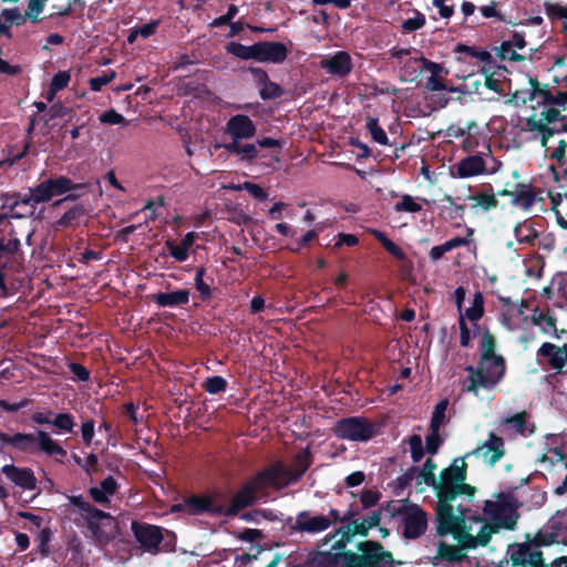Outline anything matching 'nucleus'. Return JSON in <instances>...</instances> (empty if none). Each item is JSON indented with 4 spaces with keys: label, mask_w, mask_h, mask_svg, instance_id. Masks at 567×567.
<instances>
[{
    "label": "nucleus",
    "mask_w": 567,
    "mask_h": 567,
    "mask_svg": "<svg viewBox=\"0 0 567 567\" xmlns=\"http://www.w3.org/2000/svg\"><path fill=\"white\" fill-rule=\"evenodd\" d=\"M319 68L333 78L344 79L353 70L351 55L347 51H338L320 60Z\"/></svg>",
    "instance_id": "a211bd4d"
},
{
    "label": "nucleus",
    "mask_w": 567,
    "mask_h": 567,
    "mask_svg": "<svg viewBox=\"0 0 567 567\" xmlns=\"http://www.w3.org/2000/svg\"><path fill=\"white\" fill-rule=\"evenodd\" d=\"M540 190H536V188L532 184L517 183L514 188V198L511 200L513 206L520 207L524 210H529L534 204L539 200H544L540 194Z\"/></svg>",
    "instance_id": "393cba45"
},
{
    "label": "nucleus",
    "mask_w": 567,
    "mask_h": 567,
    "mask_svg": "<svg viewBox=\"0 0 567 567\" xmlns=\"http://www.w3.org/2000/svg\"><path fill=\"white\" fill-rule=\"evenodd\" d=\"M311 465V454L308 449L298 452L293 457V468L286 474L285 485L298 482Z\"/></svg>",
    "instance_id": "cd10ccee"
},
{
    "label": "nucleus",
    "mask_w": 567,
    "mask_h": 567,
    "mask_svg": "<svg viewBox=\"0 0 567 567\" xmlns=\"http://www.w3.org/2000/svg\"><path fill=\"white\" fill-rule=\"evenodd\" d=\"M205 274H206V269L204 267H198L196 269V275H195V279H194L195 287H196L197 291L199 292L202 300H204V301L209 300L212 298V289H210L209 285L204 281Z\"/></svg>",
    "instance_id": "09e8293b"
},
{
    "label": "nucleus",
    "mask_w": 567,
    "mask_h": 567,
    "mask_svg": "<svg viewBox=\"0 0 567 567\" xmlns=\"http://www.w3.org/2000/svg\"><path fill=\"white\" fill-rule=\"evenodd\" d=\"M50 120L68 116L69 121L75 115L72 107L63 105L61 102L53 103L49 109Z\"/></svg>",
    "instance_id": "0e129e2a"
},
{
    "label": "nucleus",
    "mask_w": 567,
    "mask_h": 567,
    "mask_svg": "<svg viewBox=\"0 0 567 567\" xmlns=\"http://www.w3.org/2000/svg\"><path fill=\"white\" fill-rule=\"evenodd\" d=\"M4 446H11L18 452L28 454L42 452L48 456L60 457L68 454L66 450L43 430H37L35 433L17 432L13 435L0 431V449Z\"/></svg>",
    "instance_id": "f03ea898"
},
{
    "label": "nucleus",
    "mask_w": 567,
    "mask_h": 567,
    "mask_svg": "<svg viewBox=\"0 0 567 567\" xmlns=\"http://www.w3.org/2000/svg\"><path fill=\"white\" fill-rule=\"evenodd\" d=\"M1 471L8 480L23 489L32 491L37 487V477L29 467H18L13 464H7Z\"/></svg>",
    "instance_id": "b1692460"
},
{
    "label": "nucleus",
    "mask_w": 567,
    "mask_h": 567,
    "mask_svg": "<svg viewBox=\"0 0 567 567\" xmlns=\"http://www.w3.org/2000/svg\"><path fill=\"white\" fill-rule=\"evenodd\" d=\"M419 62V56H413V58H410L409 61H406L404 63V65L401 68V75H400V80L402 82H412L414 81L419 73L421 71H417L413 64L417 63Z\"/></svg>",
    "instance_id": "bf43d9fd"
},
{
    "label": "nucleus",
    "mask_w": 567,
    "mask_h": 567,
    "mask_svg": "<svg viewBox=\"0 0 567 567\" xmlns=\"http://www.w3.org/2000/svg\"><path fill=\"white\" fill-rule=\"evenodd\" d=\"M116 76V72L113 70H109L104 72L102 75L91 78L89 80L90 89L94 92H99L103 86L107 85L112 82Z\"/></svg>",
    "instance_id": "4d7b16f0"
},
{
    "label": "nucleus",
    "mask_w": 567,
    "mask_h": 567,
    "mask_svg": "<svg viewBox=\"0 0 567 567\" xmlns=\"http://www.w3.org/2000/svg\"><path fill=\"white\" fill-rule=\"evenodd\" d=\"M360 554L347 550L336 554L341 560L342 567H393L394 559L391 551L384 549L377 540H364L357 545Z\"/></svg>",
    "instance_id": "423d86ee"
},
{
    "label": "nucleus",
    "mask_w": 567,
    "mask_h": 567,
    "mask_svg": "<svg viewBox=\"0 0 567 567\" xmlns=\"http://www.w3.org/2000/svg\"><path fill=\"white\" fill-rule=\"evenodd\" d=\"M482 523H483V526L481 527L478 534L476 536L472 535V543L470 544L471 549H475L478 546H482V547L487 546L492 539V536L494 534L499 533V530H501L499 528H497V526H494V525L487 523L486 520L482 522Z\"/></svg>",
    "instance_id": "4c0bfd02"
},
{
    "label": "nucleus",
    "mask_w": 567,
    "mask_h": 567,
    "mask_svg": "<svg viewBox=\"0 0 567 567\" xmlns=\"http://www.w3.org/2000/svg\"><path fill=\"white\" fill-rule=\"evenodd\" d=\"M410 451H411V458L414 463L420 462L424 456V449L422 444V439L417 434H413L408 440Z\"/></svg>",
    "instance_id": "052dcab7"
},
{
    "label": "nucleus",
    "mask_w": 567,
    "mask_h": 567,
    "mask_svg": "<svg viewBox=\"0 0 567 567\" xmlns=\"http://www.w3.org/2000/svg\"><path fill=\"white\" fill-rule=\"evenodd\" d=\"M527 412L523 411L514 414L513 416L506 417L504 420V423L507 425H512L518 434L524 435L527 425Z\"/></svg>",
    "instance_id": "6e6d98bb"
},
{
    "label": "nucleus",
    "mask_w": 567,
    "mask_h": 567,
    "mask_svg": "<svg viewBox=\"0 0 567 567\" xmlns=\"http://www.w3.org/2000/svg\"><path fill=\"white\" fill-rule=\"evenodd\" d=\"M86 183H74L64 175H55L41 181L33 187H30V197L24 199L25 203L44 204L55 196L65 195L72 190H86Z\"/></svg>",
    "instance_id": "0eeeda50"
},
{
    "label": "nucleus",
    "mask_w": 567,
    "mask_h": 567,
    "mask_svg": "<svg viewBox=\"0 0 567 567\" xmlns=\"http://www.w3.org/2000/svg\"><path fill=\"white\" fill-rule=\"evenodd\" d=\"M240 519L247 523L260 524L262 519L275 522L277 519V515L274 511L267 508H257L250 512L243 513Z\"/></svg>",
    "instance_id": "79ce46f5"
},
{
    "label": "nucleus",
    "mask_w": 567,
    "mask_h": 567,
    "mask_svg": "<svg viewBox=\"0 0 567 567\" xmlns=\"http://www.w3.org/2000/svg\"><path fill=\"white\" fill-rule=\"evenodd\" d=\"M342 530H346V533L352 539L357 535L367 537L370 529L367 526L364 520L360 522V520L355 519V520L349 522V524H347V525H343V526L334 529L331 534H329L327 536L326 540L330 542L331 539H333L338 536L339 532H342Z\"/></svg>",
    "instance_id": "c9c22d12"
},
{
    "label": "nucleus",
    "mask_w": 567,
    "mask_h": 567,
    "mask_svg": "<svg viewBox=\"0 0 567 567\" xmlns=\"http://www.w3.org/2000/svg\"><path fill=\"white\" fill-rule=\"evenodd\" d=\"M365 127L371 134V137L374 142L379 143L380 145L389 144L388 135L384 132V130L379 125L378 118L369 116L367 118Z\"/></svg>",
    "instance_id": "37998d69"
},
{
    "label": "nucleus",
    "mask_w": 567,
    "mask_h": 567,
    "mask_svg": "<svg viewBox=\"0 0 567 567\" xmlns=\"http://www.w3.org/2000/svg\"><path fill=\"white\" fill-rule=\"evenodd\" d=\"M190 292L188 289H179L171 292H157L153 295V301L159 307H183L188 303Z\"/></svg>",
    "instance_id": "bb28decb"
},
{
    "label": "nucleus",
    "mask_w": 567,
    "mask_h": 567,
    "mask_svg": "<svg viewBox=\"0 0 567 567\" xmlns=\"http://www.w3.org/2000/svg\"><path fill=\"white\" fill-rule=\"evenodd\" d=\"M496 499H487L483 505V516H475L476 523L487 522L499 529L514 530L517 526L519 513L516 499L509 493L499 492Z\"/></svg>",
    "instance_id": "20e7f679"
},
{
    "label": "nucleus",
    "mask_w": 567,
    "mask_h": 567,
    "mask_svg": "<svg viewBox=\"0 0 567 567\" xmlns=\"http://www.w3.org/2000/svg\"><path fill=\"white\" fill-rule=\"evenodd\" d=\"M282 94L284 89L278 83H275L270 80L261 87H259V95L264 101L278 99Z\"/></svg>",
    "instance_id": "603ef678"
},
{
    "label": "nucleus",
    "mask_w": 567,
    "mask_h": 567,
    "mask_svg": "<svg viewBox=\"0 0 567 567\" xmlns=\"http://www.w3.org/2000/svg\"><path fill=\"white\" fill-rule=\"evenodd\" d=\"M567 142L560 140L558 146L550 154V159L556 161L560 171L554 169V177L557 183L567 182Z\"/></svg>",
    "instance_id": "7c9ffc66"
},
{
    "label": "nucleus",
    "mask_w": 567,
    "mask_h": 567,
    "mask_svg": "<svg viewBox=\"0 0 567 567\" xmlns=\"http://www.w3.org/2000/svg\"><path fill=\"white\" fill-rule=\"evenodd\" d=\"M86 209L82 204H76L69 208L55 223L58 228L75 227L80 225L85 216Z\"/></svg>",
    "instance_id": "473e14b6"
},
{
    "label": "nucleus",
    "mask_w": 567,
    "mask_h": 567,
    "mask_svg": "<svg viewBox=\"0 0 567 567\" xmlns=\"http://www.w3.org/2000/svg\"><path fill=\"white\" fill-rule=\"evenodd\" d=\"M467 477V464L464 458H455L451 466L443 468L440 474V480L435 484L436 496L439 498L437 505L452 504L457 497V492H454L457 485L465 482Z\"/></svg>",
    "instance_id": "6e6552de"
},
{
    "label": "nucleus",
    "mask_w": 567,
    "mask_h": 567,
    "mask_svg": "<svg viewBox=\"0 0 567 567\" xmlns=\"http://www.w3.org/2000/svg\"><path fill=\"white\" fill-rule=\"evenodd\" d=\"M537 357L547 358L548 364L557 373H564L567 364V344L556 346L550 342H544L537 351Z\"/></svg>",
    "instance_id": "5701e85b"
},
{
    "label": "nucleus",
    "mask_w": 567,
    "mask_h": 567,
    "mask_svg": "<svg viewBox=\"0 0 567 567\" xmlns=\"http://www.w3.org/2000/svg\"><path fill=\"white\" fill-rule=\"evenodd\" d=\"M443 444V440L440 436L439 431H431L425 437V449L426 452L431 455H434L439 452L440 446Z\"/></svg>",
    "instance_id": "774afa93"
},
{
    "label": "nucleus",
    "mask_w": 567,
    "mask_h": 567,
    "mask_svg": "<svg viewBox=\"0 0 567 567\" xmlns=\"http://www.w3.org/2000/svg\"><path fill=\"white\" fill-rule=\"evenodd\" d=\"M487 171L486 162L480 154L467 155L450 166V175L453 178H471L483 174H494Z\"/></svg>",
    "instance_id": "dca6fc26"
},
{
    "label": "nucleus",
    "mask_w": 567,
    "mask_h": 567,
    "mask_svg": "<svg viewBox=\"0 0 567 567\" xmlns=\"http://www.w3.org/2000/svg\"><path fill=\"white\" fill-rule=\"evenodd\" d=\"M289 55L285 43L278 41H259L257 62L281 64Z\"/></svg>",
    "instance_id": "aec40b11"
},
{
    "label": "nucleus",
    "mask_w": 567,
    "mask_h": 567,
    "mask_svg": "<svg viewBox=\"0 0 567 567\" xmlns=\"http://www.w3.org/2000/svg\"><path fill=\"white\" fill-rule=\"evenodd\" d=\"M396 213H419L422 210V206L415 202L411 195H403L400 202H396L393 206Z\"/></svg>",
    "instance_id": "49530a36"
},
{
    "label": "nucleus",
    "mask_w": 567,
    "mask_h": 567,
    "mask_svg": "<svg viewBox=\"0 0 567 567\" xmlns=\"http://www.w3.org/2000/svg\"><path fill=\"white\" fill-rule=\"evenodd\" d=\"M227 380L220 375H213L205 379L202 386L209 394H218L226 391Z\"/></svg>",
    "instance_id": "a18cd8bd"
},
{
    "label": "nucleus",
    "mask_w": 567,
    "mask_h": 567,
    "mask_svg": "<svg viewBox=\"0 0 567 567\" xmlns=\"http://www.w3.org/2000/svg\"><path fill=\"white\" fill-rule=\"evenodd\" d=\"M243 140H231L229 143L216 144L215 148H225L230 155H237L238 161L251 164L258 157V148L254 143L243 144Z\"/></svg>",
    "instance_id": "a878e982"
},
{
    "label": "nucleus",
    "mask_w": 567,
    "mask_h": 567,
    "mask_svg": "<svg viewBox=\"0 0 567 567\" xmlns=\"http://www.w3.org/2000/svg\"><path fill=\"white\" fill-rule=\"evenodd\" d=\"M395 515L401 517L404 538L416 539L425 533L427 515L419 505L405 502L395 511Z\"/></svg>",
    "instance_id": "9d476101"
},
{
    "label": "nucleus",
    "mask_w": 567,
    "mask_h": 567,
    "mask_svg": "<svg viewBox=\"0 0 567 567\" xmlns=\"http://www.w3.org/2000/svg\"><path fill=\"white\" fill-rule=\"evenodd\" d=\"M480 350H481L480 359H483V361H486L488 359H494L497 357H503L502 354L496 353V339L489 332L488 329H485L484 333L482 334V338L480 341Z\"/></svg>",
    "instance_id": "e433bc0d"
},
{
    "label": "nucleus",
    "mask_w": 567,
    "mask_h": 567,
    "mask_svg": "<svg viewBox=\"0 0 567 567\" xmlns=\"http://www.w3.org/2000/svg\"><path fill=\"white\" fill-rule=\"evenodd\" d=\"M131 530L143 551L152 555L159 553V546L164 540L161 526L133 520L131 523Z\"/></svg>",
    "instance_id": "f8f14e48"
},
{
    "label": "nucleus",
    "mask_w": 567,
    "mask_h": 567,
    "mask_svg": "<svg viewBox=\"0 0 567 567\" xmlns=\"http://www.w3.org/2000/svg\"><path fill=\"white\" fill-rule=\"evenodd\" d=\"M455 52H458V53H465L466 55L471 56V58H474V59H477L482 62H485V63H491L492 62V54L485 50V49H481L478 47H470V45H466V44H457L456 48H455Z\"/></svg>",
    "instance_id": "c03bdc74"
},
{
    "label": "nucleus",
    "mask_w": 567,
    "mask_h": 567,
    "mask_svg": "<svg viewBox=\"0 0 567 567\" xmlns=\"http://www.w3.org/2000/svg\"><path fill=\"white\" fill-rule=\"evenodd\" d=\"M227 499L225 493L217 491L212 494L192 495L189 503L198 516L207 514L212 517H225V514L219 512L227 508Z\"/></svg>",
    "instance_id": "4468645a"
},
{
    "label": "nucleus",
    "mask_w": 567,
    "mask_h": 567,
    "mask_svg": "<svg viewBox=\"0 0 567 567\" xmlns=\"http://www.w3.org/2000/svg\"><path fill=\"white\" fill-rule=\"evenodd\" d=\"M487 190L478 192L468 196V199L473 200L472 209L480 208L482 212L487 213L496 208L499 204L496 194L493 192L491 184H486Z\"/></svg>",
    "instance_id": "c756f323"
},
{
    "label": "nucleus",
    "mask_w": 567,
    "mask_h": 567,
    "mask_svg": "<svg viewBox=\"0 0 567 567\" xmlns=\"http://www.w3.org/2000/svg\"><path fill=\"white\" fill-rule=\"evenodd\" d=\"M333 432L342 440L367 442L377 435L378 427L367 417L349 416L337 421Z\"/></svg>",
    "instance_id": "1a4fd4ad"
},
{
    "label": "nucleus",
    "mask_w": 567,
    "mask_h": 567,
    "mask_svg": "<svg viewBox=\"0 0 567 567\" xmlns=\"http://www.w3.org/2000/svg\"><path fill=\"white\" fill-rule=\"evenodd\" d=\"M468 244L470 239L467 237H454L442 245L433 246L429 251V258L435 262L440 260L444 254L455 248L467 246Z\"/></svg>",
    "instance_id": "2f4dec72"
},
{
    "label": "nucleus",
    "mask_w": 567,
    "mask_h": 567,
    "mask_svg": "<svg viewBox=\"0 0 567 567\" xmlns=\"http://www.w3.org/2000/svg\"><path fill=\"white\" fill-rule=\"evenodd\" d=\"M236 189L247 190L254 198L264 202L268 198V193L258 184L251 182H245L243 185L236 187Z\"/></svg>",
    "instance_id": "69168bd1"
},
{
    "label": "nucleus",
    "mask_w": 567,
    "mask_h": 567,
    "mask_svg": "<svg viewBox=\"0 0 567 567\" xmlns=\"http://www.w3.org/2000/svg\"><path fill=\"white\" fill-rule=\"evenodd\" d=\"M33 423L39 425H52L59 433H73L76 425L74 416L69 412L54 413L51 410L34 412L31 415Z\"/></svg>",
    "instance_id": "f3484780"
},
{
    "label": "nucleus",
    "mask_w": 567,
    "mask_h": 567,
    "mask_svg": "<svg viewBox=\"0 0 567 567\" xmlns=\"http://www.w3.org/2000/svg\"><path fill=\"white\" fill-rule=\"evenodd\" d=\"M497 55L502 60H509L513 62H522L525 60V56L517 53L514 48L507 41H503L501 47L498 48Z\"/></svg>",
    "instance_id": "680f3d73"
},
{
    "label": "nucleus",
    "mask_w": 567,
    "mask_h": 567,
    "mask_svg": "<svg viewBox=\"0 0 567 567\" xmlns=\"http://www.w3.org/2000/svg\"><path fill=\"white\" fill-rule=\"evenodd\" d=\"M506 370L504 357L486 361L480 359L476 367L471 364L465 367L468 377L463 381L462 390L474 395L478 394L480 389L492 390L505 378Z\"/></svg>",
    "instance_id": "7ed1b4c3"
},
{
    "label": "nucleus",
    "mask_w": 567,
    "mask_h": 567,
    "mask_svg": "<svg viewBox=\"0 0 567 567\" xmlns=\"http://www.w3.org/2000/svg\"><path fill=\"white\" fill-rule=\"evenodd\" d=\"M66 549L71 553V560L78 563L83 556V544L79 536L73 533L66 542Z\"/></svg>",
    "instance_id": "5fc2aeb1"
},
{
    "label": "nucleus",
    "mask_w": 567,
    "mask_h": 567,
    "mask_svg": "<svg viewBox=\"0 0 567 567\" xmlns=\"http://www.w3.org/2000/svg\"><path fill=\"white\" fill-rule=\"evenodd\" d=\"M447 400L440 401L432 413L431 422H430V431H440L445 417V411L447 408Z\"/></svg>",
    "instance_id": "de8ad7c7"
},
{
    "label": "nucleus",
    "mask_w": 567,
    "mask_h": 567,
    "mask_svg": "<svg viewBox=\"0 0 567 567\" xmlns=\"http://www.w3.org/2000/svg\"><path fill=\"white\" fill-rule=\"evenodd\" d=\"M436 467V463L429 457L423 464V468L421 471L417 470V474L423 478L424 483L429 486H433L434 488L435 484H437V480L434 474Z\"/></svg>",
    "instance_id": "8fccbe9b"
},
{
    "label": "nucleus",
    "mask_w": 567,
    "mask_h": 567,
    "mask_svg": "<svg viewBox=\"0 0 567 567\" xmlns=\"http://www.w3.org/2000/svg\"><path fill=\"white\" fill-rule=\"evenodd\" d=\"M564 116L560 114L559 110L555 107H548L540 112L539 117L536 115H532L526 120V126L530 132H539L542 134L540 143L542 146L546 147L548 140L554 136V131L549 128V124H555L556 122H563Z\"/></svg>",
    "instance_id": "2eb2a0df"
},
{
    "label": "nucleus",
    "mask_w": 567,
    "mask_h": 567,
    "mask_svg": "<svg viewBox=\"0 0 567 567\" xmlns=\"http://www.w3.org/2000/svg\"><path fill=\"white\" fill-rule=\"evenodd\" d=\"M331 526L329 517L323 515L311 516L309 512L302 511L296 517L293 530L308 534H317L327 530Z\"/></svg>",
    "instance_id": "4be33fe9"
},
{
    "label": "nucleus",
    "mask_w": 567,
    "mask_h": 567,
    "mask_svg": "<svg viewBox=\"0 0 567 567\" xmlns=\"http://www.w3.org/2000/svg\"><path fill=\"white\" fill-rule=\"evenodd\" d=\"M545 12L548 16L549 19L556 20V19H564L563 23V33L566 37V47H567V6H560L559 3H553L549 1H546L544 3Z\"/></svg>",
    "instance_id": "a19ab883"
},
{
    "label": "nucleus",
    "mask_w": 567,
    "mask_h": 567,
    "mask_svg": "<svg viewBox=\"0 0 567 567\" xmlns=\"http://www.w3.org/2000/svg\"><path fill=\"white\" fill-rule=\"evenodd\" d=\"M99 121L103 124H110V125L127 124L126 118L121 113L116 112L114 109H110V110L103 112L99 116Z\"/></svg>",
    "instance_id": "e2e57ef3"
},
{
    "label": "nucleus",
    "mask_w": 567,
    "mask_h": 567,
    "mask_svg": "<svg viewBox=\"0 0 567 567\" xmlns=\"http://www.w3.org/2000/svg\"><path fill=\"white\" fill-rule=\"evenodd\" d=\"M264 495H259L248 481H245L240 487L230 497L227 508L221 509L225 517H236L244 509L259 503Z\"/></svg>",
    "instance_id": "ddd939ff"
},
{
    "label": "nucleus",
    "mask_w": 567,
    "mask_h": 567,
    "mask_svg": "<svg viewBox=\"0 0 567 567\" xmlns=\"http://www.w3.org/2000/svg\"><path fill=\"white\" fill-rule=\"evenodd\" d=\"M484 313V296L481 291H476L473 297L472 306L458 312V316H462L464 320H468L474 330H477L480 328L478 321L483 318Z\"/></svg>",
    "instance_id": "c85d7f7f"
},
{
    "label": "nucleus",
    "mask_w": 567,
    "mask_h": 567,
    "mask_svg": "<svg viewBox=\"0 0 567 567\" xmlns=\"http://www.w3.org/2000/svg\"><path fill=\"white\" fill-rule=\"evenodd\" d=\"M1 18H3L7 24H9V28L11 25L20 27L24 24L28 19L27 14H22L18 8L3 9Z\"/></svg>",
    "instance_id": "3c124183"
},
{
    "label": "nucleus",
    "mask_w": 567,
    "mask_h": 567,
    "mask_svg": "<svg viewBox=\"0 0 567 567\" xmlns=\"http://www.w3.org/2000/svg\"><path fill=\"white\" fill-rule=\"evenodd\" d=\"M371 235L382 245V247L398 260L405 259V252L401 247L394 244L383 231L378 229H372Z\"/></svg>",
    "instance_id": "58836bf2"
},
{
    "label": "nucleus",
    "mask_w": 567,
    "mask_h": 567,
    "mask_svg": "<svg viewBox=\"0 0 567 567\" xmlns=\"http://www.w3.org/2000/svg\"><path fill=\"white\" fill-rule=\"evenodd\" d=\"M256 125L245 114H236L226 123V132L231 140H249L256 135Z\"/></svg>",
    "instance_id": "412c9836"
},
{
    "label": "nucleus",
    "mask_w": 567,
    "mask_h": 567,
    "mask_svg": "<svg viewBox=\"0 0 567 567\" xmlns=\"http://www.w3.org/2000/svg\"><path fill=\"white\" fill-rule=\"evenodd\" d=\"M505 453L506 450L503 437L498 436L494 432H491L488 434L487 441L467 453L466 456H483L485 462H487L489 465H494L505 455Z\"/></svg>",
    "instance_id": "6ab92c4d"
},
{
    "label": "nucleus",
    "mask_w": 567,
    "mask_h": 567,
    "mask_svg": "<svg viewBox=\"0 0 567 567\" xmlns=\"http://www.w3.org/2000/svg\"><path fill=\"white\" fill-rule=\"evenodd\" d=\"M457 511L455 514L452 504L436 506V534L441 537L452 535L461 548L470 550L472 534L465 520L467 509L460 505Z\"/></svg>",
    "instance_id": "39448f33"
},
{
    "label": "nucleus",
    "mask_w": 567,
    "mask_h": 567,
    "mask_svg": "<svg viewBox=\"0 0 567 567\" xmlns=\"http://www.w3.org/2000/svg\"><path fill=\"white\" fill-rule=\"evenodd\" d=\"M289 467L282 461H276L271 465L258 471L255 475L250 476L247 481L254 486L259 495L266 496L264 493L268 487L281 488L286 482V474Z\"/></svg>",
    "instance_id": "9b49d317"
},
{
    "label": "nucleus",
    "mask_w": 567,
    "mask_h": 567,
    "mask_svg": "<svg viewBox=\"0 0 567 567\" xmlns=\"http://www.w3.org/2000/svg\"><path fill=\"white\" fill-rule=\"evenodd\" d=\"M482 74L485 78L484 85L491 91L496 92L499 95H505L503 83L501 80L495 78V72H489L485 66L481 69Z\"/></svg>",
    "instance_id": "864d4df0"
},
{
    "label": "nucleus",
    "mask_w": 567,
    "mask_h": 567,
    "mask_svg": "<svg viewBox=\"0 0 567 567\" xmlns=\"http://www.w3.org/2000/svg\"><path fill=\"white\" fill-rule=\"evenodd\" d=\"M166 247L168 249L169 255L176 261L183 262V261L187 260V258L189 256L188 250L184 246H182L181 244L177 245L173 240H167L166 241Z\"/></svg>",
    "instance_id": "338daca9"
},
{
    "label": "nucleus",
    "mask_w": 567,
    "mask_h": 567,
    "mask_svg": "<svg viewBox=\"0 0 567 567\" xmlns=\"http://www.w3.org/2000/svg\"><path fill=\"white\" fill-rule=\"evenodd\" d=\"M30 197V190L23 196L20 193H3L0 195V200L2 203V208H8L11 212L17 208L19 205H27L34 207L35 203H25L24 199Z\"/></svg>",
    "instance_id": "ea45409f"
},
{
    "label": "nucleus",
    "mask_w": 567,
    "mask_h": 567,
    "mask_svg": "<svg viewBox=\"0 0 567 567\" xmlns=\"http://www.w3.org/2000/svg\"><path fill=\"white\" fill-rule=\"evenodd\" d=\"M425 22V16L420 11H415V16L413 18H409L402 22V30L405 33L414 32L423 28Z\"/></svg>",
    "instance_id": "13d9d810"
},
{
    "label": "nucleus",
    "mask_w": 567,
    "mask_h": 567,
    "mask_svg": "<svg viewBox=\"0 0 567 567\" xmlns=\"http://www.w3.org/2000/svg\"><path fill=\"white\" fill-rule=\"evenodd\" d=\"M461 546L450 545L444 542H440L437 545V558L443 559L447 563H461L466 558Z\"/></svg>",
    "instance_id": "f704fd0d"
},
{
    "label": "nucleus",
    "mask_w": 567,
    "mask_h": 567,
    "mask_svg": "<svg viewBox=\"0 0 567 567\" xmlns=\"http://www.w3.org/2000/svg\"><path fill=\"white\" fill-rule=\"evenodd\" d=\"M66 498L70 505L78 508L92 543L99 548L106 547L115 538L116 519L110 513L95 507L83 495H69Z\"/></svg>",
    "instance_id": "f257e3e1"
},
{
    "label": "nucleus",
    "mask_w": 567,
    "mask_h": 567,
    "mask_svg": "<svg viewBox=\"0 0 567 567\" xmlns=\"http://www.w3.org/2000/svg\"><path fill=\"white\" fill-rule=\"evenodd\" d=\"M225 49L228 54H231L240 60L257 61L258 42H255L251 45H244L239 42L231 41L226 44Z\"/></svg>",
    "instance_id": "72a5a7b5"
}]
</instances>
